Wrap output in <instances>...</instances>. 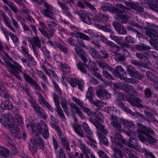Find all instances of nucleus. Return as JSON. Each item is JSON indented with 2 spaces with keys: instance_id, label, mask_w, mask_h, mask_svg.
I'll return each instance as SVG.
<instances>
[{
  "instance_id": "29",
  "label": "nucleus",
  "mask_w": 158,
  "mask_h": 158,
  "mask_svg": "<svg viewBox=\"0 0 158 158\" xmlns=\"http://www.w3.org/2000/svg\"><path fill=\"white\" fill-rule=\"evenodd\" d=\"M94 89L92 87H90L88 88V90L86 92L85 95L86 98L88 99L90 102L93 99V97L94 95Z\"/></svg>"
},
{
  "instance_id": "30",
  "label": "nucleus",
  "mask_w": 158,
  "mask_h": 158,
  "mask_svg": "<svg viewBox=\"0 0 158 158\" xmlns=\"http://www.w3.org/2000/svg\"><path fill=\"white\" fill-rule=\"evenodd\" d=\"M46 66H49L50 67L51 69H52V65L46 61H44V64H42L40 65L41 68L43 70L46 74L48 76H50L51 75V73L48 69Z\"/></svg>"
},
{
  "instance_id": "26",
  "label": "nucleus",
  "mask_w": 158,
  "mask_h": 158,
  "mask_svg": "<svg viewBox=\"0 0 158 158\" xmlns=\"http://www.w3.org/2000/svg\"><path fill=\"white\" fill-rule=\"evenodd\" d=\"M103 118V116L101 115V116L99 118L92 117L90 118L91 123L97 128L99 126H102V124L99 123V122L101 121L102 119Z\"/></svg>"
},
{
  "instance_id": "58",
  "label": "nucleus",
  "mask_w": 158,
  "mask_h": 158,
  "mask_svg": "<svg viewBox=\"0 0 158 158\" xmlns=\"http://www.w3.org/2000/svg\"><path fill=\"white\" fill-rule=\"evenodd\" d=\"M61 101L62 107L65 113L68 115L69 113V109L67 106V102L66 100H62Z\"/></svg>"
},
{
  "instance_id": "41",
  "label": "nucleus",
  "mask_w": 158,
  "mask_h": 158,
  "mask_svg": "<svg viewBox=\"0 0 158 158\" xmlns=\"http://www.w3.org/2000/svg\"><path fill=\"white\" fill-rule=\"evenodd\" d=\"M39 25L40 26L38 28V30L44 36L46 37V35H47V31L45 29V25L43 23L41 22H40Z\"/></svg>"
},
{
  "instance_id": "52",
  "label": "nucleus",
  "mask_w": 158,
  "mask_h": 158,
  "mask_svg": "<svg viewBox=\"0 0 158 158\" xmlns=\"http://www.w3.org/2000/svg\"><path fill=\"white\" fill-rule=\"evenodd\" d=\"M110 37L111 40H114L115 42H117L118 44H119L120 41L123 39V37H120L116 36L113 34V31H112V32H110Z\"/></svg>"
},
{
  "instance_id": "47",
  "label": "nucleus",
  "mask_w": 158,
  "mask_h": 158,
  "mask_svg": "<svg viewBox=\"0 0 158 158\" xmlns=\"http://www.w3.org/2000/svg\"><path fill=\"white\" fill-rule=\"evenodd\" d=\"M89 136H86V137L88 138L89 140L87 142V143L88 144L90 145L91 147L93 148H96L97 146V143L96 141L93 139V135H92V137L91 138H90L89 137Z\"/></svg>"
},
{
  "instance_id": "34",
  "label": "nucleus",
  "mask_w": 158,
  "mask_h": 158,
  "mask_svg": "<svg viewBox=\"0 0 158 158\" xmlns=\"http://www.w3.org/2000/svg\"><path fill=\"white\" fill-rule=\"evenodd\" d=\"M77 66L78 69L82 73H86V68H88V65L85 63L79 62L77 64Z\"/></svg>"
},
{
  "instance_id": "22",
  "label": "nucleus",
  "mask_w": 158,
  "mask_h": 158,
  "mask_svg": "<svg viewBox=\"0 0 158 158\" xmlns=\"http://www.w3.org/2000/svg\"><path fill=\"white\" fill-rule=\"evenodd\" d=\"M137 131L139 133L138 136L140 140L143 143H146L147 142L148 134L140 129H138Z\"/></svg>"
},
{
  "instance_id": "9",
  "label": "nucleus",
  "mask_w": 158,
  "mask_h": 158,
  "mask_svg": "<svg viewBox=\"0 0 158 158\" xmlns=\"http://www.w3.org/2000/svg\"><path fill=\"white\" fill-rule=\"evenodd\" d=\"M23 78L28 83L31 85L34 86L35 89L38 91L41 90V88L38 83L33 80L32 78L27 74L26 71L23 73Z\"/></svg>"
},
{
  "instance_id": "51",
  "label": "nucleus",
  "mask_w": 158,
  "mask_h": 158,
  "mask_svg": "<svg viewBox=\"0 0 158 158\" xmlns=\"http://www.w3.org/2000/svg\"><path fill=\"white\" fill-rule=\"evenodd\" d=\"M56 111L57 112L58 115L59 116L60 118L62 121H65L66 120L64 114L61 107H58L56 109Z\"/></svg>"
},
{
  "instance_id": "1",
  "label": "nucleus",
  "mask_w": 158,
  "mask_h": 158,
  "mask_svg": "<svg viewBox=\"0 0 158 158\" xmlns=\"http://www.w3.org/2000/svg\"><path fill=\"white\" fill-rule=\"evenodd\" d=\"M27 127L29 129L31 128L32 132L33 133L37 132L38 130L41 134L43 135L45 139H48L49 136L47 125L43 121H42V123L40 125L39 123H38L36 125L34 123H29L27 124Z\"/></svg>"
},
{
  "instance_id": "48",
  "label": "nucleus",
  "mask_w": 158,
  "mask_h": 158,
  "mask_svg": "<svg viewBox=\"0 0 158 158\" xmlns=\"http://www.w3.org/2000/svg\"><path fill=\"white\" fill-rule=\"evenodd\" d=\"M137 125L140 128L143 130L150 134H153L154 133V131H152L150 128L144 126L141 123H138Z\"/></svg>"
},
{
  "instance_id": "20",
  "label": "nucleus",
  "mask_w": 158,
  "mask_h": 158,
  "mask_svg": "<svg viewBox=\"0 0 158 158\" xmlns=\"http://www.w3.org/2000/svg\"><path fill=\"white\" fill-rule=\"evenodd\" d=\"M87 51L94 59L101 58L102 57V56L99 52L94 48L90 47L89 48Z\"/></svg>"
},
{
  "instance_id": "59",
  "label": "nucleus",
  "mask_w": 158,
  "mask_h": 158,
  "mask_svg": "<svg viewBox=\"0 0 158 158\" xmlns=\"http://www.w3.org/2000/svg\"><path fill=\"white\" fill-rule=\"evenodd\" d=\"M0 14L6 26L10 23L9 19L7 17L3 11H2L0 12Z\"/></svg>"
},
{
  "instance_id": "64",
  "label": "nucleus",
  "mask_w": 158,
  "mask_h": 158,
  "mask_svg": "<svg viewBox=\"0 0 158 158\" xmlns=\"http://www.w3.org/2000/svg\"><path fill=\"white\" fill-rule=\"evenodd\" d=\"M144 156L146 158H155L152 153L148 150H145Z\"/></svg>"
},
{
  "instance_id": "17",
  "label": "nucleus",
  "mask_w": 158,
  "mask_h": 158,
  "mask_svg": "<svg viewBox=\"0 0 158 158\" xmlns=\"http://www.w3.org/2000/svg\"><path fill=\"white\" fill-rule=\"evenodd\" d=\"M111 122V124L112 126L119 131L121 130V126L118 122L117 117L114 115H111L110 118Z\"/></svg>"
},
{
  "instance_id": "7",
  "label": "nucleus",
  "mask_w": 158,
  "mask_h": 158,
  "mask_svg": "<svg viewBox=\"0 0 158 158\" xmlns=\"http://www.w3.org/2000/svg\"><path fill=\"white\" fill-rule=\"evenodd\" d=\"M52 142L54 149L55 151L56 157L59 158H66V154L64 152V150L62 148H60L58 149V141L54 137H52Z\"/></svg>"
},
{
  "instance_id": "50",
  "label": "nucleus",
  "mask_w": 158,
  "mask_h": 158,
  "mask_svg": "<svg viewBox=\"0 0 158 158\" xmlns=\"http://www.w3.org/2000/svg\"><path fill=\"white\" fill-rule=\"evenodd\" d=\"M60 67L62 71L65 73H69L70 70V67L66 63H61Z\"/></svg>"
},
{
  "instance_id": "4",
  "label": "nucleus",
  "mask_w": 158,
  "mask_h": 158,
  "mask_svg": "<svg viewBox=\"0 0 158 158\" xmlns=\"http://www.w3.org/2000/svg\"><path fill=\"white\" fill-rule=\"evenodd\" d=\"M157 28L158 31V26H154L153 28H148L145 31V34L151 38L150 42L152 45H156L158 44V34L156 33L157 30L155 29Z\"/></svg>"
},
{
  "instance_id": "13",
  "label": "nucleus",
  "mask_w": 158,
  "mask_h": 158,
  "mask_svg": "<svg viewBox=\"0 0 158 158\" xmlns=\"http://www.w3.org/2000/svg\"><path fill=\"white\" fill-rule=\"evenodd\" d=\"M113 26L116 31L119 34L125 35L127 34V31L125 28L119 23L114 21L113 22Z\"/></svg>"
},
{
  "instance_id": "36",
  "label": "nucleus",
  "mask_w": 158,
  "mask_h": 158,
  "mask_svg": "<svg viewBox=\"0 0 158 158\" xmlns=\"http://www.w3.org/2000/svg\"><path fill=\"white\" fill-rule=\"evenodd\" d=\"M36 73L40 77L42 80L43 82L45 83H48V78L46 75L41 70H36Z\"/></svg>"
},
{
  "instance_id": "45",
  "label": "nucleus",
  "mask_w": 158,
  "mask_h": 158,
  "mask_svg": "<svg viewBox=\"0 0 158 158\" xmlns=\"http://www.w3.org/2000/svg\"><path fill=\"white\" fill-rule=\"evenodd\" d=\"M121 122L123 125L126 126L131 127H134L135 126V124L132 121H129L123 118L121 119Z\"/></svg>"
},
{
  "instance_id": "37",
  "label": "nucleus",
  "mask_w": 158,
  "mask_h": 158,
  "mask_svg": "<svg viewBox=\"0 0 158 158\" xmlns=\"http://www.w3.org/2000/svg\"><path fill=\"white\" fill-rule=\"evenodd\" d=\"M2 0L5 4L8 5L14 12L16 13L18 12V9L14 3L7 0Z\"/></svg>"
},
{
  "instance_id": "38",
  "label": "nucleus",
  "mask_w": 158,
  "mask_h": 158,
  "mask_svg": "<svg viewBox=\"0 0 158 158\" xmlns=\"http://www.w3.org/2000/svg\"><path fill=\"white\" fill-rule=\"evenodd\" d=\"M47 25L49 27V28L51 30L50 31L47 32V35H46V37L48 39H50L54 35L55 31V29L54 26L51 25L50 24H47Z\"/></svg>"
},
{
  "instance_id": "60",
  "label": "nucleus",
  "mask_w": 158,
  "mask_h": 158,
  "mask_svg": "<svg viewBox=\"0 0 158 158\" xmlns=\"http://www.w3.org/2000/svg\"><path fill=\"white\" fill-rule=\"evenodd\" d=\"M120 79L124 80L125 81L129 83L134 84L136 82V81L134 79L126 78L124 76L121 77Z\"/></svg>"
},
{
  "instance_id": "46",
  "label": "nucleus",
  "mask_w": 158,
  "mask_h": 158,
  "mask_svg": "<svg viewBox=\"0 0 158 158\" xmlns=\"http://www.w3.org/2000/svg\"><path fill=\"white\" fill-rule=\"evenodd\" d=\"M10 35L15 45L18 46L19 44V40L17 36L10 32Z\"/></svg>"
},
{
  "instance_id": "21",
  "label": "nucleus",
  "mask_w": 158,
  "mask_h": 158,
  "mask_svg": "<svg viewBox=\"0 0 158 158\" xmlns=\"http://www.w3.org/2000/svg\"><path fill=\"white\" fill-rule=\"evenodd\" d=\"M70 35L77 38H80L87 41H89L90 38L88 35L81 32H71Z\"/></svg>"
},
{
  "instance_id": "63",
  "label": "nucleus",
  "mask_w": 158,
  "mask_h": 158,
  "mask_svg": "<svg viewBox=\"0 0 158 158\" xmlns=\"http://www.w3.org/2000/svg\"><path fill=\"white\" fill-rule=\"evenodd\" d=\"M148 6L149 8L152 10L158 12V4L154 3H149Z\"/></svg>"
},
{
  "instance_id": "19",
  "label": "nucleus",
  "mask_w": 158,
  "mask_h": 158,
  "mask_svg": "<svg viewBox=\"0 0 158 158\" xmlns=\"http://www.w3.org/2000/svg\"><path fill=\"white\" fill-rule=\"evenodd\" d=\"M30 102L31 105L33 107L34 110L39 115H43L44 114L43 109L40 107L38 104L35 103L31 100L30 101Z\"/></svg>"
},
{
  "instance_id": "54",
  "label": "nucleus",
  "mask_w": 158,
  "mask_h": 158,
  "mask_svg": "<svg viewBox=\"0 0 158 158\" xmlns=\"http://www.w3.org/2000/svg\"><path fill=\"white\" fill-rule=\"evenodd\" d=\"M41 50L45 58L48 59L51 58L50 52L46 48L44 47H42Z\"/></svg>"
},
{
  "instance_id": "35",
  "label": "nucleus",
  "mask_w": 158,
  "mask_h": 158,
  "mask_svg": "<svg viewBox=\"0 0 158 158\" xmlns=\"http://www.w3.org/2000/svg\"><path fill=\"white\" fill-rule=\"evenodd\" d=\"M0 95L5 98L7 99L10 97V94L8 91L0 85Z\"/></svg>"
},
{
  "instance_id": "57",
  "label": "nucleus",
  "mask_w": 158,
  "mask_h": 158,
  "mask_svg": "<svg viewBox=\"0 0 158 158\" xmlns=\"http://www.w3.org/2000/svg\"><path fill=\"white\" fill-rule=\"evenodd\" d=\"M51 126L52 128H54L57 131L59 136H61L62 135V131L59 127L55 123H50Z\"/></svg>"
},
{
  "instance_id": "12",
  "label": "nucleus",
  "mask_w": 158,
  "mask_h": 158,
  "mask_svg": "<svg viewBox=\"0 0 158 158\" xmlns=\"http://www.w3.org/2000/svg\"><path fill=\"white\" fill-rule=\"evenodd\" d=\"M96 94L97 96L102 100H107L111 98V94L105 89H99L97 90Z\"/></svg>"
},
{
  "instance_id": "44",
  "label": "nucleus",
  "mask_w": 158,
  "mask_h": 158,
  "mask_svg": "<svg viewBox=\"0 0 158 158\" xmlns=\"http://www.w3.org/2000/svg\"><path fill=\"white\" fill-rule=\"evenodd\" d=\"M55 45L61 51L66 54L68 52V48L64 45L59 42H56Z\"/></svg>"
},
{
  "instance_id": "24",
  "label": "nucleus",
  "mask_w": 158,
  "mask_h": 158,
  "mask_svg": "<svg viewBox=\"0 0 158 158\" xmlns=\"http://www.w3.org/2000/svg\"><path fill=\"white\" fill-rule=\"evenodd\" d=\"M73 127L75 132L80 137H83L84 136V131L79 124L75 123L73 125Z\"/></svg>"
},
{
  "instance_id": "53",
  "label": "nucleus",
  "mask_w": 158,
  "mask_h": 158,
  "mask_svg": "<svg viewBox=\"0 0 158 158\" xmlns=\"http://www.w3.org/2000/svg\"><path fill=\"white\" fill-rule=\"evenodd\" d=\"M19 127H14L13 129V132H11L13 135L17 138H20L21 136V132L19 130Z\"/></svg>"
},
{
  "instance_id": "28",
  "label": "nucleus",
  "mask_w": 158,
  "mask_h": 158,
  "mask_svg": "<svg viewBox=\"0 0 158 158\" xmlns=\"http://www.w3.org/2000/svg\"><path fill=\"white\" fill-rule=\"evenodd\" d=\"M82 126L85 131L88 134L87 136H89V137L91 138L92 137V135H93V133L88 124L86 123L83 122Z\"/></svg>"
},
{
  "instance_id": "8",
  "label": "nucleus",
  "mask_w": 158,
  "mask_h": 158,
  "mask_svg": "<svg viewBox=\"0 0 158 158\" xmlns=\"http://www.w3.org/2000/svg\"><path fill=\"white\" fill-rule=\"evenodd\" d=\"M45 9L41 11L42 13L45 16L49 17L52 19H53L54 13L52 12L53 7L52 5L48 3L46 0L44 1L43 4Z\"/></svg>"
},
{
  "instance_id": "10",
  "label": "nucleus",
  "mask_w": 158,
  "mask_h": 158,
  "mask_svg": "<svg viewBox=\"0 0 158 158\" xmlns=\"http://www.w3.org/2000/svg\"><path fill=\"white\" fill-rule=\"evenodd\" d=\"M113 135L114 137H110L111 141L112 142L115 143L117 145H121L122 143H126V140L123 139L119 132L114 131Z\"/></svg>"
},
{
  "instance_id": "3",
  "label": "nucleus",
  "mask_w": 158,
  "mask_h": 158,
  "mask_svg": "<svg viewBox=\"0 0 158 158\" xmlns=\"http://www.w3.org/2000/svg\"><path fill=\"white\" fill-rule=\"evenodd\" d=\"M5 61L7 65V67L8 68L9 71L16 78L19 80H21L22 78L19 75V73H18L16 69H17L19 71L21 72L22 75H23V73H24L26 70L23 71L22 69V67L18 64H16L15 65L7 60H5Z\"/></svg>"
},
{
  "instance_id": "40",
  "label": "nucleus",
  "mask_w": 158,
  "mask_h": 158,
  "mask_svg": "<svg viewBox=\"0 0 158 158\" xmlns=\"http://www.w3.org/2000/svg\"><path fill=\"white\" fill-rule=\"evenodd\" d=\"M130 85L126 83H118L117 87L125 92H128Z\"/></svg>"
},
{
  "instance_id": "18",
  "label": "nucleus",
  "mask_w": 158,
  "mask_h": 158,
  "mask_svg": "<svg viewBox=\"0 0 158 158\" xmlns=\"http://www.w3.org/2000/svg\"><path fill=\"white\" fill-rule=\"evenodd\" d=\"M101 8L104 11L110 10V12L114 13H115L114 9H118L115 7H113L111 4L105 2L101 3Z\"/></svg>"
},
{
  "instance_id": "42",
  "label": "nucleus",
  "mask_w": 158,
  "mask_h": 158,
  "mask_svg": "<svg viewBox=\"0 0 158 158\" xmlns=\"http://www.w3.org/2000/svg\"><path fill=\"white\" fill-rule=\"evenodd\" d=\"M114 153L113 156V158H122L123 153L120 149L115 148L114 149Z\"/></svg>"
},
{
  "instance_id": "31",
  "label": "nucleus",
  "mask_w": 158,
  "mask_h": 158,
  "mask_svg": "<svg viewBox=\"0 0 158 158\" xmlns=\"http://www.w3.org/2000/svg\"><path fill=\"white\" fill-rule=\"evenodd\" d=\"M10 152L9 150L6 147L0 146V155L3 157H8L10 156Z\"/></svg>"
},
{
  "instance_id": "56",
  "label": "nucleus",
  "mask_w": 158,
  "mask_h": 158,
  "mask_svg": "<svg viewBox=\"0 0 158 158\" xmlns=\"http://www.w3.org/2000/svg\"><path fill=\"white\" fill-rule=\"evenodd\" d=\"M36 95L38 96L39 98L38 101L43 106H44V104L47 102L46 101L42 95L38 92H36Z\"/></svg>"
},
{
  "instance_id": "61",
  "label": "nucleus",
  "mask_w": 158,
  "mask_h": 158,
  "mask_svg": "<svg viewBox=\"0 0 158 158\" xmlns=\"http://www.w3.org/2000/svg\"><path fill=\"white\" fill-rule=\"evenodd\" d=\"M98 70V68H92L91 71H93V73L97 78L100 79L101 80L103 81V78L102 77V75L99 73L96 72Z\"/></svg>"
},
{
  "instance_id": "11",
  "label": "nucleus",
  "mask_w": 158,
  "mask_h": 158,
  "mask_svg": "<svg viewBox=\"0 0 158 158\" xmlns=\"http://www.w3.org/2000/svg\"><path fill=\"white\" fill-rule=\"evenodd\" d=\"M79 15L81 20L84 23L90 24L91 23V19L90 17L91 15L85 11H82L80 13L75 12Z\"/></svg>"
},
{
  "instance_id": "25",
  "label": "nucleus",
  "mask_w": 158,
  "mask_h": 158,
  "mask_svg": "<svg viewBox=\"0 0 158 158\" xmlns=\"http://www.w3.org/2000/svg\"><path fill=\"white\" fill-rule=\"evenodd\" d=\"M60 140L62 145L63 148L66 150L68 154L69 153H70L69 152L70 151V148L69 142L65 138L61 137Z\"/></svg>"
},
{
  "instance_id": "6",
  "label": "nucleus",
  "mask_w": 158,
  "mask_h": 158,
  "mask_svg": "<svg viewBox=\"0 0 158 158\" xmlns=\"http://www.w3.org/2000/svg\"><path fill=\"white\" fill-rule=\"evenodd\" d=\"M124 4L126 6H124L120 4L117 3L116 6L119 8L124 10H129L130 9H134L136 10L143 12L144 10L143 7L141 6L137 3H134L131 2L125 1Z\"/></svg>"
},
{
  "instance_id": "2",
  "label": "nucleus",
  "mask_w": 158,
  "mask_h": 158,
  "mask_svg": "<svg viewBox=\"0 0 158 158\" xmlns=\"http://www.w3.org/2000/svg\"><path fill=\"white\" fill-rule=\"evenodd\" d=\"M44 146L43 139L40 137L39 135L36 134L31 143L29 144V150L33 153H35L38 148L43 149Z\"/></svg>"
},
{
  "instance_id": "32",
  "label": "nucleus",
  "mask_w": 158,
  "mask_h": 158,
  "mask_svg": "<svg viewBox=\"0 0 158 158\" xmlns=\"http://www.w3.org/2000/svg\"><path fill=\"white\" fill-rule=\"evenodd\" d=\"M31 45L36 46L39 48L41 47L40 41L38 35L34 37L30 41Z\"/></svg>"
},
{
  "instance_id": "33",
  "label": "nucleus",
  "mask_w": 158,
  "mask_h": 158,
  "mask_svg": "<svg viewBox=\"0 0 158 158\" xmlns=\"http://www.w3.org/2000/svg\"><path fill=\"white\" fill-rule=\"evenodd\" d=\"M135 48L139 51H149L151 49L149 46L143 44H142L141 45H136Z\"/></svg>"
},
{
  "instance_id": "62",
  "label": "nucleus",
  "mask_w": 158,
  "mask_h": 158,
  "mask_svg": "<svg viewBox=\"0 0 158 158\" xmlns=\"http://www.w3.org/2000/svg\"><path fill=\"white\" fill-rule=\"evenodd\" d=\"M78 79L72 78L69 80V81L71 85L73 87H75L77 84Z\"/></svg>"
},
{
  "instance_id": "27",
  "label": "nucleus",
  "mask_w": 158,
  "mask_h": 158,
  "mask_svg": "<svg viewBox=\"0 0 158 158\" xmlns=\"http://www.w3.org/2000/svg\"><path fill=\"white\" fill-rule=\"evenodd\" d=\"M1 106L3 110H10L12 109V103L8 101H3L1 104Z\"/></svg>"
},
{
  "instance_id": "15",
  "label": "nucleus",
  "mask_w": 158,
  "mask_h": 158,
  "mask_svg": "<svg viewBox=\"0 0 158 158\" xmlns=\"http://www.w3.org/2000/svg\"><path fill=\"white\" fill-rule=\"evenodd\" d=\"M57 3L62 10L63 13L69 17L71 19L73 18L72 16L69 12V8L67 5V3H64L58 1Z\"/></svg>"
},
{
  "instance_id": "23",
  "label": "nucleus",
  "mask_w": 158,
  "mask_h": 158,
  "mask_svg": "<svg viewBox=\"0 0 158 158\" xmlns=\"http://www.w3.org/2000/svg\"><path fill=\"white\" fill-rule=\"evenodd\" d=\"M114 73L118 76L120 79L121 77L123 76L124 75H127L125 70L121 66H118L116 67Z\"/></svg>"
},
{
  "instance_id": "49",
  "label": "nucleus",
  "mask_w": 158,
  "mask_h": 158,
  "mask_svg": "<svg viewBox=\"0 0 158 158\" xmlns=\"http://www.w3.org/2000/svg\"><path fill=\"white\" fill-rule=\"evenodd\" d=\"M99 66L102 69H106L111 71L112 68L107 63L104 62H98V63Z\"/></svg>"
},
{
  "instance_id": "14",
  "label": "nucleus",
  "mask_w": 158,
  "mask_h": 158,
  "mask_svg": "<svg viewBox=\"0 0 158 158\" xmlns=\"http://www.w3.org/2000/svg\"><path fill=\"white\" fill-rule=\"evenodd\" d=\"M75 50L76 53L80 56L82 60L85 62L87 61L86 57L88 56V54L83 48H81L78 45H77L76 46Z\"/></svg>"
},
{
  "instance_id": "16",
  "label": "nucleus",
  "mask_w": 158,
  "mask_h": 158,
  "mask_svg": "<svg viewBox=\"0 0 158 158\" xmlns=\"http://www.w3.org/2000/svg\"><path fill=\"white\" fill-rule=\"evenodd\" d=\"M131 105L140 108L144 107L142 104V100L138 98H133L127 99Z\"/></svg>"
},
{
  "instance_id": "43",
  "label": "nucleus",
  "mask_w": 158,
  "mask_h": 158,
  "mask_svg": "<svg viewBox=\"0 0 158 158\" xmlns=\"http://www.w3.org/2000/svg\"><path fill=\"white\" fill-rule=\"evenodd\" d=\"M98 136L100 140L101 143L106 146L109 145V142L105 136L103 135L101 133L99 132L98 133Z\"/></svg>"
},
{
  "instance_id": "5",
  "label": "nucleus",
  "mask_w": 158,
  "mask_h": 158,
  "mask_svg": "<svg viewBox=\"0 0 158 158\" xmlns=\"http://www.w3.org/2000/svg\"><path fill=\"white\" fill-rule=\"evenodd\" d=\"M114 13L117 15L114 17V19L122 24L126 23L128 22L129 19L128 12L124 10L118 9H114Z\"/></svg>"
},
{
  "instance_id": "55",
  "label": "nucleus",
  "mask_w": 158,
  "mask_h": 158,
  "mask_svg": "<svg viewBox=\"0 0 158 158\" xmlns=\"http://www.w3.org/2000/svg\"><path fill=\"white\" fill-rule=\"evenodd\" d=\"M90 102L91 103L94 104L95 106L99 107L103 106L105 104L103 101L98 100H96L95 101L92 100Z\"/></svg>"
},
{
  "instance_id": "39",
  "label": "nucleus",
  "mask_w": 158,
  "mask_h": 158,
  "mask_svg": "<svg viewBox=\"0 0 158 158\" xmlns=\"http://www.w3.org/2000/svg\"><path fill=\"white\" fill-rule=\"evenodd\" d=\"M127 71L128 74L131 77H133L137 71L131 65H128L127 67Z\"/></svg>"
}]
</instances>
